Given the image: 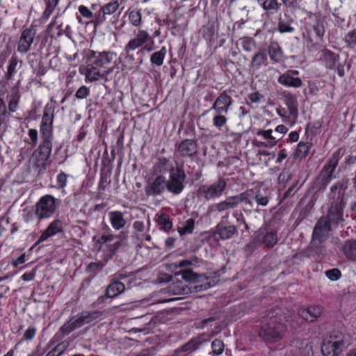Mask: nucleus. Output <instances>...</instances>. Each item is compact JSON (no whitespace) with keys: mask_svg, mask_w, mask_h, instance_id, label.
Returning a JSON list of instances; mask_svg holds the SVG:
<instances>
[{"mask_svg":"<svg viewBox=\"0 0 356 356\" xmlns=\"http://www.w3.org/2000/svg\"><path fill=\"white\" fill-rule=\"evenodd\" d=\"M344 204L341 200L332 204L329 211L327 216L322 217L316 223L312 236V243H315L316 241L319 243L325 241L331 229V223L334 225H338L343 220V209Z\"/></svg>","mask_w":356,"mask_h":356,"instance_id":"nucleus-1","label":"nucleus"},{"mask_svg":"<svg viewBox=\"0 0 356 356\" xmlns=\"http://www.w3.org/2000/svg\"><path fill=\"white\" fill-rule=\"evenodd\" d=\"M348 337L339 332H334L324 339L321 351L324 356H338L348 345Z\"/></svg>","mask_w":356,"mask_h":356,"instance_id":"nucleus-2","label":"nucleus"},{"mask_svg":"<svg viewBox=\"0 0 356 356\" xmlns=\"http://www.w3.org/2000/svg\"><path fill=\"white\" fill-rule=\"evenodd\" d=\"M286 330L284 324L276 318H270L262 324L259 336L266 341L275 343L283 338Z\"/></svg>","mask_w":356,"mask_h":356,"instance_id":"nucleus-3","label":"nucleus"},{"mask_svg":"<svg viewBox=\"0 0 356 356\" xmlns=\"http://www.w3.org/2000/svg\"><path fill=\"white\" fill-rule=\"evenodd\" d=\"M181 275V278L187 282L195 284L194 288L196 291L206 290L216 285L218 282V277L213 273L211 277L204 275H197L193 271L186 269L176 275Z\"/></svg>","mask_w":356,"mask_h":356,"instance_id":"nucleus-4","label":"nucleus"},{"mask_svg":"<svg viewBox=\"0 0 356 356\" xmlns=\"http://www.w3.org/2000/svg\"><path fill=\"white\" fill-rule=\"evenodd\" d=\"M153 44L150 34L145 30L138 29L124 45V50L129 54L142 47L145 51H151L153 50Z\"/></svg>","mask_w":356,"mask_h":356,"instance_id":"nucleus-5","label":"nucleus"},{"mask_svg":"<svg viewBox=\"0 0 356 356\" xmlns=\"http://www.w3.org/2000/svg\"><path fill=\"white\" fill-rule=\"evenodd\" d=\"M100 316V312H95L92 313L83 312L80 315L74 316L70 321L66 322L61 327L60 331L64 334H68L74 330L79 328L86 324H89L96 321Z\"/></svg>","mask_w":356,"mask_h":356,"instance_id":"nucleus-6","label":"nucleus"},{"mask_svg":"<svg viewBox=\"0 0 356 356\" xmlns=\"http://www.w3.org/2000/svg\"><path fill=\"white\" fill-rule=\"evenodd\" d=\"M57 200L50 195L42 196L35 205V215L38 219L49 218L57 209Z\"/></svg>","mask_w":356,"mask_h":356,"instance_id":"nucleus-7","label":"nucleus"},{"mask_svg":"<svg viewBox=\"0 0 356 356\" xmlns=\"http://www.w3.org/2000/svg\"><path fill=\"white\" fill-rule=\"evenodd\" d=\"M186 174L181 166H177L170 170L167 182V191L174 195L180 194L184 188Z\"/></svg>","mask_w":356,"mask_h":356,"instance_id":"nucleus-8","label":"nucleus"},{"mask_svg":"<svg viewBox=\"0 0 356 356\" xmlns=\"http://www.w3.org/2000/svg\"><path fill=\"white\" fill-rule=\"evenodd\" d=\"M227 186L224 179H220L211 185H202L197 190V197L210 200L218 198L222 195Z\"/></svg>","mask_w":356,"mask_h":356,"instance_id":"nucleus-9","label":"nucleus"},{"mask_svg":"<svg viewBox=\"0 0 356 356\" xmlns=\"http://www.w3.org/2000/svg\"><path fill=\"white\" fill-rule=\"evenodd\" d=\"M114 67H108L106 70H101V68L96 65H88L86 67L84 72H81L85 75L86 82H94L100 79L108 81V75L113 72Z\"/></svg>","mask_w":356,"mask_h":356,"instance_id":"nucleus-10","label":"nucleus"},{"mask_svg":"<svg viewBox=\"0 0 356 356\" xmlns=\"http://www.w3.org/2000/svg\"><path fill=\"white\" fill-rule=\"evenodd\" d=\"M299 72L296 70H289L281 74L277 81L280 84L287 88H300L302 85V81L298 76Z\"/></svg>","mask_w":356,"mask_h":356,"instance_id":"nucleus-11","label":"nucleus"},{"mask_svg":"<svg viewBox=\"0 0 356 356\" xmlns=\"http://www.w3.org/2000/svg\"><path fill=\"white\" fill-rule=\"evenodd\" d=\"M167 190L166 179L163 175H157L155 178L149 179L145 187L148 195H159Z\"/></svg>","mask_w":356,"mask_h":356,"instance_id":"nucleus-12","label":"nucleus"},{"mask_svg":"<svg viewBox=\"0 0 356 356\" xmlns=\"http://www.w3.org/2000/svg\"><path fill=\"white\" fill-rule=\"evenodd\" d=\"M54 118V107L51 104H47L44 108V113L42 118L40 131L44 136L51 134L53 128Z\"/></svg>","mask_w":356,"mask_h":356,"instance_id":"nucleus-13","label":"nucleus"},{"mask_svg":"<svg viewBox=\"0 0 356 356\" xmlns=\"http://www.w3.org/2000/svg\"><path fill=\"white\" fill-rule=\"evenodd\" d=\"M233 99L226 92H222L215 100L210 108L218 114H227L232 105Z\"/></svg>","mask_w":356,"mask_h":356,"instance_id":"nucleus-14","label":"nucleus"},{"mask_svg":"<svg viewBox=\"0 0 356 356\" xmlns=\"http://www.w3.org/2000/svg\"><path fill=\"white\" fill-rule=\"evenodd\" d=\"M63 228V222L60 219L54 220L45 229L40 236L38 239L37 243H41L47 241L49 238L55 236L56 234L61 232Z\"/></svg>","mask_w":356,"mask_h":356,"instance_id":"nucleus-15","label":"nucleus"},{"mask_svg":"<svg viewBox=\"0 0 356 356\" xmlns=\"http://www.w3.org/2000/svg\"><path fill=\"white\" fill-rule=\"evenodd\" d=\"M92 56L95 58L93 65L101 69L106 70L107 65L116 58L117 54L111 51L92 52Z\"/></svg>","mask_w":356,"mask_h":356,"instance_id":"nucleus-16","label":"nucleus"},{"mask_svg":"<svg viewBox=\"0 0 356 356\" xmlns=\"http://www.w3.org/2000/svg\"><path fill=\"white\" fill-rule=\"evenodd\" d=\"M257 135L263 140L258 142V146L260 147L272 148L277 143L278 139L273 135L272 129H260L257 132Z\"/></svg>","mask_w":356,"mask_h":356,"instance_id":"nucleus-17","label":"nucleus"},{"mask_svg":"<svg viewBox=\"0 0 356 356\" xmlns=\"http://www.w3.org/2000/svg\"><path fill=\"white\" fill-rule=\"evenodd\" d=\"M323 312V307L320 305L309 306L300 312V316L307 321L313 322L319 318Z\"/></svg>","mask_w":356,"mask_h":356,"instance_id":"nucleus-18","label":"nucleus"},{"mask_svg":"<svg viewBox=\"0 0 356 356\" xmlns=\"http://www.w3.org/2000/svg\"><path fill=\"white\" fill-rule=\"evenodd\" d=\"M34 37V33L32 30L26 29L24 30L19 38L18 44V51L21 53L27 52L33 43Z\"/></svg>","mask_w":356,"mask_h":356,"instance_id":"nucleus-19","label":"nucleus"},{"mask_svg":"<svg viewBox=\"0 0 356 356\" xmlns=\"http://www.w3.org/2000/svg\"><path fill=\"white\" fill-rule=\"evenodd\" d=\"M341 155L339 151L335 152L329 159L328 163L324 166L322 172L326 177L327 181L332 179V174L338 165Z\"/></svg>","mask_w":356,"mask_h":356,"instance_id":"nucleus-20","label":"nucleus"},{"mask_svg":"<svg viewBox=\"0 0 356 356\" xmlns=\"http://www.w3.org/2000/svg\"><path fill=\"white\" fill-rule=\"evenodd\" d=\"M240 204L238 195L229 196L225 200L214 205L215 209L219 212L236 208Z\"/></svg>","mask_w":356,"mask_h":356,"instance_id":"nucleus-21","label":"nucleus"},{"mask_svg":"<svg viewBox=\"0 0 356 356\" xmlns=\"http://www.w3.org/2000/svg\"><path fill=\"white\" fill-rule=\"evenodd\" d=\"M177 152L182 156H191L197 152V145L192 140H185L179 145Z\"/></svg>","mask_w":356,"mask_h":356,"instance_id":"nucleus-22","label":"nucleus"},{"mask_svg":"<svg viewBox=\"0 0 356 356\" xmlns=\"http://www.w3.org/2000/svg\"><path fill=\"white\" fill-rule=\"evenodd\" d=\"M268 55L273 63H277L284 60V52L276 42H271L268 46Z\"/></svg>","mask_w":356,"mask_h":356,"instance_id":"nucleus-23","label":"nucleus"},{"mask_svg":"<svg viewBox=\"0 0 356 356\" xmlns=\"http://www.w3.org/2000/svg\"><path fill=\"white\" fill-rule=\"evenodd\" d=\"M108 218L112 227L115 230H119L123 228L126 225V220L124 215L120 211H110L108 213Z\"/></svg>","mask_w":356,"mask_h":356,"instance_id":"nucleus-24","label":"nucleus"},{"mask_svg":"<svg viewBox=\"0 0 356 356\" xmlns=\"http://www.w3.org/2000/svg\"><path fill=\"white\" fill-rule=\"evenodd\" d=\"M259 193V190L257 188H252L240 193L238 195L239 202H243L250 207L253 206V202L257 199V195Z\"/></svg>","mask_w":356,"mask_h":356,"instance_id":"nucleus-25","label":"nucleus"},{"mask_svg":"<svg viewBox=\"0 0 356 356\" xmlns=\"http://www.w3.org/2000/svg\"><path fill=\"white\" fill-rule=\"evenodd\" d=\"M285 104L289 112L291 113L293 120L298 118V104L296 97L292 94H287L285 96Z\"/></svg>","mask_w":356,"mask_h":356,"instance_id":"nucleus-26","label":"nucleus"},{"mask_svg":"<svg viewBox=\"0 0 356 356\" xmlns=\"http://www.w3.org/2000/svg\"><path fill=\"white\" fill-rule=\"evenodd\" d=\"M124 285L118 281L112 282L106 291V296L108 298H115L124 291Z\"/></svg>","mask_w":356,"mask_h":356,"instance_id":"nucleus-27","label":"nucleus"},{"mask_svg":"<svg viewBox=\"0 0 356 356\" xmlns=\"http://www.w3.org/2000/svg\"><path fill=\"white\" fill-rule=\"evenodd\" d=\"M236 228L234 225H218L216 227V233L222 240L230 238L232 236H234L236 234Z\"/></svg>","mask_w":356,"mask_h":356,"instance_id":"nucleus-28","label":"nucleus"},{"mask_svg":"<svg viewBox=\"0 0 356 356\" xmlns=\"http://www.w3.org/2000/svg\"><path fill=\"white\" fill-rule=\"evenodd\" d=\"M268 58L266 54L264 51L257 53L252 60V67L253 70H259L262 65H266Z\"/></svg>","mask_w":356,"mask_h":356,"instance_id":"nucleus-29","label":"nucleus"},{"mask_svg":"<svg viewBox=\"0 0 356 356\" xmlns=\"http://www.w3.org/2000/svg\"><path fill=\"white\" fill-rule=\"evenodd\" d=\"M168 291L173 295H184L188 293L189 289L183 283L178 282L172 283L168 286Z\"/></svg>","mask_w":356,"mask_h":356,"instance_id":"nucleus-30","label":"nucleus"},{"mask_svg":"<svg viewBox=\"0 0 356 356\" xmlns=\"http://www.w3.org/2000/svg\"><path fill=\"white\" fill-rule=\"evenodd\" d=\"M155 168L160 172H169V174L170 173V170H175L171 161L165 157H161L159 159L155 165Z\"/></svg>","mask_w":356,"mask_h":356,"instance_id":"nucleus-31","label":"nucleus"},{"mask_svg":"<svg viewBox=\"0 0 356 356\" xmlns=\"http://www.w3.org/2000/svg\"><path fill=\"white\" fill-rule=\"evenodd\" d=\"M277 114L282 118V122L289 124L291 127L293 126L296 122L298 118H292V115L291 113L288 112L285 110V108L279 107L276 109Z\"/></svg>","mask_w":356,"mask_h":356,"instance_id":"nucleus-32","label":"nucleus"},{"mask_svg":"<svg viewBox=\"0 0 356 356\" xmlns=\"http://www.w3.org/2000/svg\"><path fill=\"white\" fill-rule=\"evenodd\" d=\"M126 0H113L102 7V10L104 15H111L114 13L120 6Z\"/></svg>","mask_w":356,"mask_h":356,"instance_id":"nucleus-33","label":"nucleus"},{"mask_svg":"<svg viewBox=\"0 0 356 356\" xmlns=\"http://www.w3.org/2000/svg\"><path fill=\"white\" fill-rule=\"evenodd\" d=\"M165 54L166 49L165 47H163L159 51L152 55L150 58L151 63L157 66H161L163 63Z\"/></svg>","mask_w":356,"mask_h":356,"instance_id":"nucleus-34","label":"nucleus"},{"mask_svg":"<svg viewBox=\"0 0 356 356\" xmlns=\"http://www.w3.org/2000/svg\"><path fill=\"white\" fill-rule=\"evenodd\" d=\"M115 238H117V236L113 234H103L99 238L95 236L93 238V241L95 243V247L101 249L102 248L103 245L113 241Z\"/></svg>","mask_w":356,"mask_h":356,"instance_id":"nucleus-35","label":"nucleus"},{"mask_svg":"<svg viewBox=\"0 0 356 356\" xmlns=\"http://www.w3.org/2000/svg\"><path fill=\"white\" fill-rule=\"evenodd\" d=\"M115 238H117V236L113 234H103L99 238L95 236L93 238V241L95 243V247L101 249L102 248L103 245L113 241Z\"/></svg>","mask_w":356,"mask_h":356,"instance_id":"nucleus-36","label":"nucleus"},{"mask_svg":"<svg viewBox=\"0 0 356 356\" xmlns=\"http://www.w3.org/2000/svg\"><path fill=\"white\" fill-rule=\"evenodd\" d=\"M195 227V221L193 218L186 220L184 224L177 228L178 232L181 236L191 234Z\"/></svg>","mask_w":356,"mask_h":356,"instance_id":"nucleus-37","label":"nucleus"},{"mask_svg":"<svg viewBox=\"0 0 356 356\" xmlns=\"http://www.w3.org/2000/svg\"><path fill=\"white\" fill-rule=\"evenodd\" d=\"M158 224L161 229L168 232L172 227V223L169 219V216L165 213H161L158 216Z\"/></svg>","mask_w":356,"mask_h":356,"instance_id":"nucleus-38","label":"nucleus"},{"mask_svg":"<svg viewBox=\"0 0 356 356\" xmlns=\"http://www.w3.org/2000/svg\"><path fill=\"white\" fill-rule=\"evenodd\" d=\"M128 19L129 22L136 27L140 26L142 24L141 13L138 10H131L129 13Z\"/></svg>","mask_w":356,"mask_h":356,"instance_id":"nucleus-39","label":"nucleus"},{"mask_svg":"<svg viewBox=\"0 0 356 356\" xmlns=\"http://www.w3.org/2000/svg\"><path fill=\"white\" fill-rule=\"evenodd\" d=\"M261 6L264 10L270 11L272 13L277 12L280 8V4L277 0H265Z\"/></svg>","mask_w":356,"mask_h":356,"instance_id":"nucleus-40","label":"nucleus"},{"mask_svg":"<svg viewBox=\"0 0 356 356\" xmlns=\"http://www.w3.org/2000/svg\"><path fill=\"white\" fill-rule=\"evenodd\" d=\"M239 44L242 47L243 49L245 51H252L254 47V40L250 37H244L239 40Z\"/></svg>","mask_w":356,"mask_h":356,"instance_id":"nucleus-41","label":"nucleus"},{"mask_svg":"<svg viewBox=\"0 0 356 356\" xmlns=\"http://www.w3.org/2000/svg\"><path fill=\"white\" fill-rule=\"evenodd\" d=\"M309 148L310 147L308 143H299L297 146L296 156L300 159L305 158L309 153Z\"/></svg>","mask_w":356,"mask_h":356,"instance_id":"nucleus-42","label":"nucleus"},{"mask_svg":"<svg viewBox=\"0 0 356 356\" xmlns=\"http://www.w3.org/2000/svg\"><path fill=\"white\" fill-rule=\"evenodd\" d=\"M225 345L222 341L220 339H215L211 343L212 352L211 354L214 356L221 355L224 351Z\"/></svg>","mask_w":356,"mask_h":356,"instance_id":"nucleus-43","label":"nucleus"},{"mask_svg":"<svg viewBox=\"0 0 356 356\" xmlns=\"http://www.w3.org/2000/svg\"><path fill=\"white\" fill-rule=\"evenodd\" d=\"M277 241V234L273 232H267L263 238V243L267 247H273Z\"/></svg>","mask_w":356,"mask_h":356,"instance_id":"nucleus-44","label":"nucleus"},{"mask_svg":"<svg viewBox=\"0 0 356 356\" xmlns=\"http://www.w3.org/2000/svg\"><path fill=\"white\" fill-rule=\"evenodd\" d=\"M212 122L213 126L220 129L221 127L226 125L227 118L224 115V114L216 113V115L213 116Z\"/></svg>","mask_w":356,"mask_h":356,"instance_id":"nucleus-45","label":"nucleus"},{"mask_svg":"<svg viewBox=\"0 0 356 356\" xmlns=\"http://www.w3.org/2000/svg\"><path fill=\"white\" fill-rule=\"evenodd\" d=\"M19 98L20 95L17 92L11 97L8 102V109L10 112L14 113L17 111Z\"/></svg>","mask_w":356,"mask_h":356,"instance_id":"nucleus-46","label":"nucleus"},{"mask_svg":"<svg viewBox=\"0 0 356 356\" xmlns=\"http://www.w3.org/2000/svg\"><path fill=\"white\" fill-rule=\"evenodd\" d=\"M17 65V60L15 57H12L9 61L7 70V76L8 78L12 77L16 72V67Z\"/></svg>","mask_w":356,"mask_h":356,"instance_id":"nucleus-47","label":"nucleus"},{"mask_svg":"<svg viewBox=\"0 0 356 356\" xmlns=\"http://www.w3.org/2000/svg\"><path fill=\"white\" fill-rule=\"evenodd\" d=\"M323 59L327 60V65L330 67L335 62V54L330 51L325 50L323 51Z\"/></svg>","mask_w":356,"mask_h":356,"instance_id":"nucleus-48","label":"nucleus"},{"mask_svg":"<svg viewBox=\"0 0 356 356\" xmlns=\"http://www.w3.org/2000/svg\"><path fill=\"white\" fill-rule=\"evenodd\" d=\"M67 175L63 172H60L56 177L58 187L64 188L67 185Z\"/></svg>","mask_w":356,"mask_h":356,"instance_id":"nucleus-49","label":"nucleus"},{"mask_svg":"<svg viewBox=\"0 0 356 356\" xmlns=\"http://www.w3.org/2000/svg\"><path fill=\"white\" fill-rule=\"evenodd\" d=\"M325 274L327 278L331 281H337L341 277V272L338 269L335 268L327 270Z\"/></svg>","mask_w":356,"mask_h":356,"instance_id":"nucleus-50","label":"nucleus"},{"mask_svg":"<svg viewBox=\"0 0 356 356\" xmlns=\"http://www.w3.org/2000/svg\"><path fill=\"white\" fill-rule=\"evenodd\" d=\"M197 348V343L195 341H193V340H191L190 341H188V343H186V344H184L181 348V351H183V352H193L195 350H196Z\"/></svg>","mask_w":356,"mask_h":356,"instance_id":"nucleus-51","label":"nucleus"},{"mask_svg":"<svg viewBox=\"0 0 356 356\" xmlns=\"http://www.w3.org/2000/svg\"><path fill=\"white\" fill-rule=\"evenodd\" d=\"M197 264V258H192L184 259L179 262L177 266L179 268H187L192 266H195Z\"/></svg>","mask_w":356,"mask_h":356,"instance_id":"nucleus-52","label":"nucleus"},{"mask_svg":"<svg viewBox=\"0 0 356 356\" xmlns=\"http://www.w3.org/2000/svg\"><path fill=\"white\" fill-rule=\"evenodd\" d=\"M89 95V90L86 86L80 87L76 92L75 96L78 99L86 98Z\"/></svg>","mask_w":356,"mask_h":356,"instance_id":"nucleus-53","label":"nucleus"},{"mask_svg":"<svg viewBox=\"0 0 356 356\" xmlns=\"http://www.w3.org/2000/svg\"><path fill=\"white\" fill-rule=\"evenodd\" d=\"M79 11L83 17L87 19H90L93 16L92 13L85 6H80L79 7Z\"/></svg>","mask_w":356,"mask_h":356,"instance_id":"nucleus-54","label":"nucleus"},{"mask_svg":"<svg viewBox=\"0 0 356 356\" xmlns=\"http://www.w3.org/2000/svg\"><path fill=\"white\" fill-rule=\"evenodd\" d=\"M36 334V329L33 327H29L24 334V338L26 340H31L34 338Z\"/></svg>","mask_w":356,"mask_h":356,"instance_id":"nucleus-55","label":"nucleus"},{"mask_svg":"<svg viewBox=\"0 0 356 356\" xmlns=\"http://www.w3.org/2000/svg\"><path fill=\"white\" fill-rule=\"evenodd\" d=\"M255 202L258 206L266 207L268 204L269 200L268 197L261 196L259 193H257Z\"/></svg>","mask_w":356,"mask_h":356,"instance_id":"nucleus-56","label":"nucleus"},{"mask_svg":"<svg viewBox=\"0 0 356 356\" xmlns=\"http://www.w3.org/2000/svg\"><path fill=\"white\" fill-rule=\"evenodd\" d=\"M346 42L349 45H354L356 44V32L350 31L346 37Z\"/></svg>","mask_w":356,"mask_h":356,"instance_id":"nucleus-57","label":"nucleus"},{"mask_svg":"<svg viewBox=\"0 0 356 356\" xmlns=\"http://www.w3.org/2000/svg\"><path fill=\"white\" fill-rule=\"evenodd\" d=\"M278 30L280 33H292L294 29L285 23H280L278 26Z\"/></svg>","mask_w":356,"mask_h":356,"instance_id":"nucleus-58","label":"nucleus"},{"mask_svg":"<svg viewBox=\"0 0 356 356\" xmlns=\"http://www.w3.org/2000/svg\"><path fill=\"white\" fill-rule=\"evenodd\" d=\"M263 98V95L258 92H252L249 95V99L252 103H259Z\"/></svg>","mask_w":356,"mask_h":356,"instance_id":"nucleus-59","label":"nucleus"},{"mask_svg":"<svg viewBox=\"0 0 356 356\" xmlns=\"http://www.w3.org/2000/svg\"><path fill=\"white\" fill-rule=\"evenodd\" d=\"M29 136L33 145L37 144L38 141V131L35 129H30L29 131Z\"/></svg>","mask_w":356,"mask_h":356,"instance_id":"nucleus-60","label":"nucleus"},{"mask_svg":"<svg viewBox=\"0 0 356 356\" xmlns=\"http://www.w3.org/2000/svg\"><path fill=\"white\" fill-rule=\"evenodd\" d=\"M103 264L99 262L90 263L88 265V270L90 271H98L103 268Z\"/></svg>","mask_w":356,"mask_h":356,"instance_id":"nucleus-61","label":"nucleus"},{"mask_svg":"<svg viewBox=\"0 0 356 356\" xmlns=\"http://www.w3.org/2000/svg\"><path fill=\"white\" fill-rule=\"evenodd\" d=\"M286 157H287L286 150L285 149H282L280 150V152H278L277 159H276V163H282V161L284 159H285Z\"/></svg>","mask_w":356,"mask_h":356,"instance_id":"nucleus-62","label":"nucleus"},{"mask_svg":"<svg viewBox=\"0 0 356 356\" xmlns=\"http://www.w3.org/2000/svg\"><path fill=\"white\" fill-rule=\"evenodd\" d=\"M144 227L145 225L143 222L140 220L135 221L133 224L134 229L138 232H143L144 229Z\"/></svg>","mask_w":356,"mask_h":356,"instance_id":"nucleus-63","label":"nucleus"},{"mask_svg":"<svg viewBox=\"0 0 356 356\" xmlns=\"http://www.w3.org/2000/svg\"><path fill=\"white\" fill-rule=\"evenodd\" d=\"M26 261V259H25V254H22V255H20L17 259L15 260H13L12 261V264L15 266V267H17L18 265L19 264H24V262Z\"/></svg>","mask_w":356,"mask_h":356,"instance_id":"nucleus-64","label":"nucleus"}]
</instances>
